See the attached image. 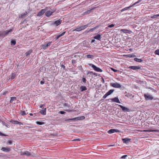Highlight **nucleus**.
I'll use <instances>...</instances> for the list:
<instances>
[{"label": "nucleus", "mask_w": 159, "mask_h": 159, "mask_svg": "<svg viewBox=\"0 0 159 159\" xmlns=\"http://www.w3.org/2000/svg\"><path fill=\"white\" fill-rule=\"evenodd\" d=\"M122 140L124 143H128L129 142L130 140V139L127 138H125L122 139Z\"/></svg>", "instance_id": "nucleus-19"}, {"label": "nucleus", "mask_w": 159, "mask_h": 159, "mask_svg": "<svg viewBox=\"0 0 159 159\" xmlns=\"http://www.w3.org/2000/svg\"><path fill=\"white\" fill-rule=\"evenodd\" d=\"M27 13L26 12L25 13H24V14H22L21 15L20 17L21 18H23L24 17H25L26 15H27Z\"/></svg>", "instance_id": "nucleus-34"}, {"label": "nucleus", "mask_w": 159, "mask_h": 159, "mask_svg": "<svg viewBox=\"0 0 159 159\" xmlns=\"http://www.w3.org/2000/svg\"><path fill=\"white\" fill-rule=\"evenodd\" d=\"M80 88L81 89V91L86 90L87 89L86 87L85 86H81L80 87Z\"/></svg>", "instance_id": "nucleus-22"}, {"label": "nucleus", "mask_w": 159, "mask_h": 159, "mask_svg": "<svg viewBox=\"0 0 159 159\" xmlns=\"http://www.w3.org/2000/svg\"><path fill=\"white\" fill-rule=\"evenodd\" d=\"M114 25H115L114 24H112L111 25H109L108 26V27H110V28H111V27H114Z\"/></svg>", "instance_id": "nucleus-42"}, {"label": "nucleus", "mask_w": 159, "mask_h": 159, "mask_svg": "<svg viewBox=\"0 0 159 159\" xmlns=\"http://www.w3.org/2000/svg\"><path fill=\"white\" fill-rule=\"evenodd\" d=\"M129 68L133 70H137L139 69L140 68V67L139 66H129Z\"/></svg>", "instance_id": "nucleus-15"}, {"label": "nucleus", "mask_w": 159, "mask_h": 159, "mask_svg": "<svg viewBox=\"0 0 159 159\" xmlns=\"http://www.w3.org/2000/svg\"><path fill=\"white\" fill-rule=\"evenodd\" d=\"M88 26V25H83L80 27L81 30H84Z\"/></svg>", "instance_id": "nucleus-25"}, {"label": "nucleus", "mask_w": 159, "mask_h": 159, "mask_svg": "<svg viewBox=\"0 0 159 159\" xmlns=\"http://www.w3.org/2000/svg\"><path fill=\"white\" fill-rule=\"evenodd\" d=\"M3 124H4L5 126H6L7 127H9V125L8 124H7L4 122L3 123Z\"/></svg>", "instance_id": "nucleus-45"}, {"label": "nucleus", "mask_w": 159, "mask_h": 159, "mask_svg": "<svg viewBox=\"0 0 159 159\" xmlns=\"http://www.w3.org/2000/svg\"><path fill=\"white\" fill-rule=\"evenodd\" d=\"M54 12L53 11H48L45 13V15L47 16H50Z\"/></svg>", "instance_id": "nucleus-16"}, {"label": "nucleus", "mask_w": 159, "mask_h": 159, "mask_svg": "<svg viewBox=\"0 0 159 159\" xmlns=\"http://www.w3.org/2000/svg\"><path fill=\"white\" fill-rule=\"evenodd\" d=\"M95 8H96V7H94V8H93L89 10H88L87 11L84 12L83 14V15H86V14H89L90 13L92 10H94Z\"/></svg>", "instance_id": "nucleus-18"}, {"label": "nucleus", "mask_w": 159, "mask_h": 159, "mask_svg": "<svg viewBox=\"0 0 159 159\" xmlns=\"http://www.w3.org/2000/svg\"><path fill=\"white\" fill-rule=\"evenodd\" d=\"M12 31L11 29L5 31H0V37H5Z\"/></svg>", "instance_id": "nucleus-1"}, {"label": "nucleus", "mask_w": 159, "mask_h": 159, "mask_svg": "<svg viewBox=\"0 0 159 159\" xmlns=\"http://www.w3.org/2000/svg\"><path fill=\"white\" fill-rule=\"evenodd\" d=\"M1 150L5 152H8L10 151L11 150V148H9L2 147Z\"/></svg>", "instance_id": "nucleus-10"}, {"label": "nucleus", "mask_w": 159, "mask_h": 159, "mask_svg": "<svg viewBox=\"0 0 159 159\" xmlns=\"http://www.w3.org/2000/svg\"><path fill=\"white\" fill-rule=\"evenodd\" d=\"M43 105H41L40 106V108H42L43 107Z\"/></svg>", "instance_id": "nucleus-58"}, {"label": "nucleus", "mask_w": 159, "mask_h": 159, "mask_svg": "<svg viewBox=\"0 0 159 159\" xmlns=\"http://www.w3.org/2000/svg\"><path fill=\"white\" fill-rule=\"evenodd\" d=\"M61 67L63 68V69H65V66H64L63 65H62Z\"/></svg>", "instance_id": "nucleus-54"}, {"label": "nucleus", "mask_w": 159, "mask_h": 159, "mask_svg": "<svg viewBox=\"0 0 159 159\" xmlns=\"http://www.w3.org/2000/svg\"><path fill=\"white\" fill-rule=\"evenodd\" d=\"M89 65L90 66H91L94 70L97 72H102V70L99 68L98 67L92 64H89Z\"/></svg>", "instance_id": "nucleus-3"}, {"label": "nucleus", "mask_w": 159, "mask_h": 159, "mask_svg": "<svg viewBox=\"0 0 159 159\" xmlns=\"http://www.w3.org/2000/svg\"><path fill=\"white\" fill-rule=\"evenodd\" d=\"M16 43V41L15 40H12L11 41V45L12 46H14Z\"/></svg>", "instance_id": "nucleus-26"}, {"label": "nucleus", "mask_w": 159, "mask_h": 159, "mask_svg": "<svg viewBox=\"0 0 159 159\" xmlns=\"http://www.w3.org/2000/svg\"><path fill=\"white\" fill-rule=\"evenodd\" d=\"M7 92H8V91H5L4 93H3V94H4V95L6 93H7Z\"/></svg>", "instance_id": "nucleus-55"}, {"label": "nucleus", "mask_w": 159, "mask_h": 159, "mask_svg": "<svg viewBox=\"0 0 159 159\" xmlns=\"http://www.w3.org/2000/svg\"><path fill=\"white\" fill-rule=\"evenodd\" d=\"M61 21H62L60 19H59L55 21L54 22V24L56 26H58L61 24Z\"/></svg>", "instance_id": "nucleus-17"}, {"label": "nucleus", "mask_w": 159, "mask_h": 159, "mask_svg": "<svg viewBox=\"0 0 159 159\" xmlns=\"http://www.w3.org/2000/svg\"><path fill=\"white\" fill-rule=\"evenodd\" d=\"M15 77V75L14 74H12L11 77V80H12L14 79Z\"/></svg>", "instance_id": "nucleus-36"}, {"label": "nucleus", "mask_w": 159, "mask_h": 159, "mask_svg": "<svg viewBox=\"0 0 159 159\" xmlns=\"http://www.w3.org/2000/svg\"><path fill=\"white\" fill-rule=\"evenodd\" d=\"M111 70L112 71H113L114 72H116L117 71V70L115 69H114L113 68H111Z\"/></svg>", "instance_id": "nucleus-47"}, {"label": "nucleus", "mask_w": 159, "mask_h": 159, "mask_svg": "<svg viewBox=\"0 0 159 159\" xmlns=\"http://www.w3.org/2000/svg\"><path fill=\"white\" fill-rule=\"evenodd\" d=\"M80 140L79 139H74V140H73V141H80Z\"/></svg>", "instance_id": "nucleus-51"}, {"label": "nucleus", "mask_w": 159, "mask_h": 159, "mask_svg": "<svg viewBox=\"0 0 159 159\" xmlns=\"http://www.w3.org/2000/svg\"><path fill=\"white\" fill-rule=\"evenodd\" d=\"M63 106L64 107H67L69 108L70 107V106L68 105V104L66 103H63Z\"/></svg>", "instance_id": "nucleus-31"}, {"label": "nucleus", "mask_w": 159, "mask_h": 159, "mask_svg": "<svg viewBox=\"0 0 159 159\" xmlns=\"http://www.w3.org/2000/svg\"><path fill=\"white\" fill-rule=\"evenodd\" d=\"M120 31L121 32H122L123 33L125 34L128 33L129 34L132 32L131 31L128 30L127 29H121L120 30Z\"/></svg>", "instance_id": "nucleus-12"}, {"label": "nucleus", "mask_w": 159, "mask_h": 159, "mask_svg": "<svg viewBox=\"0 0 159 159\" xmlns=\"http://www.w3.org/2000/svg\"><path fill=\"white\" fill-rule=\"evenodd\" d=\"M85 119V117L84 116H80L79 117H75L72 119H69L66 120H83Z\"/></svg>", "instance_id": "nucleus-2"}, {"label": "nucleus", "mask_w": 159, "mask_h": 159, "mask_svg": "<svg viewBox=\"0 0 159 159\" xmlns=\"http://www.w3.org/2000/svg\"><path fill=\"white\" fill-rule=\"evenodd\" d=\"M119 130L116 129H112L109 130L108 131V133L109 134H111L115 132H118Z\"/></svg>", "instance_id": "nucleus-14"}, {"label": "nucleus", "mask_w": 159, "mask_h": 159, "mask_svg": "<svg viewBox=\"0 0 159 159\" xmlns=\"http://www.w3.org/2000/svg\"><path fill=\"white\" fill-rule=\"evenodd\" d=\"M110 85L115 88H119L121 87V85L117 82L115 83H111Z\"/></svg>", "instance_id": "nucleus-4"}, {"label": "nucleus", "mask_w": 159, "mask_h": 159, "mask_svg": "<svg viewBox=\"0 0 159 159\" xmlns=\"http://www.w3.org/2000/svg\"><path fill=\"white\" fill-rule=\"evenodd\" d=\"M141 1H142V0H139V1H138L136 2L135 3H134V4H133L132 5H131L128 7H126L122 9L121 10V11L122 12L126 10H128L129 8H130L132 6H134V5H135L136 4L140 2Z\"/></svg>", "instance_id": "nucleus-5"}, {"label": "nucleus", "mask_w": 159, "mask_h": 159, "mask_svg": "<svg viewBox=\"0 0 159 159\" xmlns=\"http://www.w3.org/2000/svg\"><path fill=\"white\" fill-rule=\"evenodd\" d=\"M45 9H43L39 11L37 15V16H42L45 11Z\"/></svg>", "instance_id": "nucleus-11"}, {"label": "nucleus", "mask_w": 159, "mask_h": 159, "mask_svg": "<svg viewBox=\"0 0 159 159\" xmlns=\"http://www.w3.org/2000/svg\"><path fill=\"white\" fill-rule=\"evenodd\" d=\"M30 116H33V114L31 113H30Z\"/></svg>", "instance_id": "nucleus-60"}, {"label": "nucleus", "mask_w": 159, "mask_h": 159, "mask_svg": "<svg viewBox=\"0 0 159 159\" xmlns=\"http://www.w3.org/2000/svg\"><path fill=\"white\" fill-rule=\"evenodd\" d=\"M155 53L156 54L159 55V49H157L155 51Z\"/></svg>", "instance_id": "nucleus-38"}, {"label": "nucleus", "mask_w": 159, "mask_h": 159, "mask_svg": "<svg viewBox=\"0 0 159 159\" xmlns=\"http://www.w3.org/2000/svg\"><path fill=\"white\" fill-rule=\"evenodd\" d=\"M52 42H50L46 44H43L41 46V49H46L52 43Z\"/></svg>", "instance_id": "nucleus-6"}, {"label": "nucleus", "mask_w": 159, "mask_h": 159, "mask_svg": "<svg viewBox=\"0 0 159 159\" xmlns=\"http://www.w3.org/2000/svg\"><path fill=\"white\" fill-rule=\"evenodd\" d=\"M0 135H2V136H6L5 135L1 133H0Z\"/></svg>", "instance_id": "nucleus-56"}, {"label": "nucleus", "mask_w": 159, "mask_h": 159, "mask_svg": "<svg viewBox=\"0 0 159 159\" xmlns=\"http://www.w3.org/2000/svg\"><path fill=\"white\" fill-rule=\"evenodd\" d=\"M32 50H30L29 51H28L26 52L25 53V55L26 56H27L29 55L32 52Z\"/></svg>", "instance_id": "nucleus-28"}, {"label": "nucleus", "mask_w": 159, "mask_h": 159, "mask_svg": "<svg viewBox=\"0 0 159 159\" xmlns=\"http://www.w3.org/2000/svg\"><path fill=\"white\" fill-rule=\"evenodd\" d=\"M127 157V155H124V156H122L121 157V158H125Z\"/></svg>", "instance_id": "nucleus-48"}, {"label": "nucleus", "mask_w": 159, "mask_h": 159, "mask_svg": "<svg viewBox=\"0 0 159 159\" xmlns=\"http://www.w3.org/2000/svg\"><path fill=\"white\" fill-rule=\"evenodd\" d=\"M101 35L100 34H98V35L95 36L93 37V38L97 40H100L101 39Z\"/></svg>", "instance_id": "nucleus-20"}, {"label": "nucleus", "mask_w": 159, "mask_h": 159, "mask_svg": "<svg viewBox=\"0 0 159 159\" xmlns=\"http://www.w3.org/2000/svg\"><path fill=\"white\" fill-rule=\"evenodd\" d=\"M144 96L145 99L147 100H152L153 99V97L148 93L145 94Z\"/></svg>", "instance_id": "nucleus-7"}, {"label": "nucleus", "mask_w": 159, "mask_h": 159, "mask_svg": "<svg viewBox=\"0 0 159 159\" xmlns=\"http://www.w3.org/2000/svg\"><path fill=\"white\" fill-rule=\"evenodd\" d=\"M109 95H108V94H107V93H106L103 96V98H106L107 97V96H108Z\"/></svg>", "instance_id": "nucleus-40"}, {"label": "nucleus", "mask_w": 159, "mask_h": 159, "mask_svg": "<svg viewBox=\"0 0 159 159\" xmlns=\"http://www.w3.org/2000/svg\"><path fill=\"white\" fill-rule=\"evenodd\" d=\"M12 143V141L11 140H8L7 141V144H11Z\"/></svg>", "instance_id": "nucleus-41"}, {"label": "nucleus", "mask_w": 159, "mask_h": 159, "mask_svg": "<svg viewBox=\"0 0 159 159\" xmlns=\"http://www.w3.org/2000/svg\"><path fill=\"white\" fill-rule=\"evenodd\" d=\"M40 112L43 115H45L46 114V108L40 111Z\"/></svg>", "instance_id": "nucleus-21"}, {"label": "nucleus", "mask_w": 159, "mask_h": 159, "mask_svg": "<svg viewBox=\"0 0 159 159\" xmlns=\"http://www.w3.org/2000/svg\"><path fill=\"white\" fill-rule=\"evenodd\" d=\"M95 41V40L94 39H92L91 41V43H93Z\"/></svg>", "instance_id": "nucleus-52"}, {"label": "nucleus", "mask_w": 159, "mask_h": 159, "mask_svg": "<svg viewBox=\"0 0 159 159\" xmlns=\"http://www.w3.org/2000/svg\"><path fill=\"white\" fill-rule=\"evenodd\" d=\"M134 60L138 62H141L143 60L140 59H139L137 58H135L134 59Z\"/></svg>", "instance_id": "nucleus-24"}, {"label": "nucleus", "mask_w": 159, "mask_h": 159, "mask_svg": "<svg viewBox=\"0 0 159 159\" xmlns=\"http://www.w3.org/2000/svg\"><path fill=\"white\" fill-rule=\"evenodd\" d=\"M40 83L41 84H44V81H40Z\"/></svg>", "instance_id": "nucleus-49"}, {"label": "nucleus", "mask_w": 159, "mask_h": 159, "mask_svg": "<svg viewBox=\"0 0 159 159\" xmlns=\"http://www.w3.org/2000/svg\"><path fill=\"white\" fill-rule=\"evenodd\" d=\"M65 32H63L61 34H60L59 35H58L57 36V37L56 38V39H58L59 38H60L61 36H63V35H64V34H65Z\"/></svg>", "instance_id": "nucleus-29"}, {"label": "nucleus", "mask_w": 159, "mask_h": 159, "mask_svg": "<svg viewBox=\"0 0 159 159\" xmlns=\"http://www.w3.org/2000/svg\"><path fill=\"white\" fill-rule=\"evenodd\" d=\"M12 122L14 124H18V121L17 120L13 121Z\"/></svg>", "instance_id": "nucleus-35"}, {"label": "nucleus", "mask_w": 159, "mask_h": 159, "mask_svg": "<svg viewBox=\"0 0 159 159\" xmlns=\"http://www.w3.org/2000/svg\"><path fill=\"white\" fill-rule=\"evenodd\" d=\"M16 97H12L11 98V100L10 101V103L16 100Z\"/></svg>", "instance_id": "nucleus-23"}, {"label": "nucleus", "mask_w": 159, "mask_h": 159, "mask_svg": "<svg viewBox=\"0 0 159 159\" xmlns=\"http://www.w3.org/2000/svg\"><path fill=\"white\" fill-rule=\"evenodd\" d=\"M114 145H108V147H111L114 146Z\"/></svg>", "instance_id": "nucleus-57"}, {"label": "nucleus", "mask_w": 159, "mask_h": 159, "mask_svg": "<svg viewBox=\"0 0 159 159\" xmlns=\"http://www.w3.org/2000/svg\"><path fill=\"white\" fill-rule=\"evenodd\" d=\"M81 30L80 27H79V28H77L76 29H75V30H73V31H80Z\"/></svg>", "instance_id": "nucleus-33"}, {"label": "nucleus", "mask_w": 159, "mask_h": 159, "mask_svg": "<svg viewBox=\"0 0 159 159\" xmlns=\"http://www.w3.org/2000/svg\"><path fill=\"white\" fill-rule=\"evenodd\" d=\"M82 81L84 83H85L86 82V80L85 78H84L82 79Z\"/></svg>", "instance_id": "nucleus-44"}, {"label": "nucleus", "mask_w": 159, "mask_h": 159, "mask_svg": "<svg viewBox=\"0 0 159 159\" xmlns=\"http://www.w3.org/2000/svg\"><path fill=\"white\" fill-rule=\"evenodd\" d=\"M111 100L112 102H114L118 103H120V102L118 98L115 97L114 98H111Z\"/></svg>", "instance_id": "nucleus-13"}, {"label": "nucleus", "mask_w": 159, "mask_h": 159, "mask_svg": "<svg viewBox=\"0 0 159 159\" xmlns=\"http://www.w3.org/2000/svg\"><path fill=\"white\" fill-rule=\"evenodd\" d=\"M143 131H148V132L149 131L147 130H143Z\"/></svg>", "instance_id": "nucleus-62"}, {"label": "nucleus", "mask_w": 159, "mask_h": 159, "mask_svg": "<svg viewBox=\"0 0 159 159\" xmlns=\"http://www.w3.org/2000/svg\"><path fill=\"white\" fill-rule=\"evenodd\" d=\"M20 154L21 155H25L27 156H29L31 155L30 153L27 151H25L24 152H20Z\"/></svg>", "instance_id": "nucleus-8"}, {"label": "nucleus", "mask_w": 159, "mask_h": 159, "mask_svg": "<svg viewBox=\"0 0 159 159\" xmlns=\"http://www.w3.org/2000/svg\"><path fill=\"white\" fill-rule=\"evenodd\" d=\"M18 124H19V125H23L22 123H21V122H18Z\"/></svg>", "instance_id": "nucleus-53"}, {"label": "nucleus", "mask_w": 159, "mask_h": 159, "mask_svg": "<svg viewBox=\"0 0 159 159\" xmlns=\"http://www.w3.org/2000/svg\"><path fill=\"white\" fill-rule=\"evenodd\" d=\"M159 16V15H155L152 17V18H155Z\"/></svg>", "instance_id": "nucleus-46"}, {"label": "nucleus", "mask_w": 159, "mask_h": 159, "mask_svg": "<svg viewBox=\"0 0 159 159\" xmlns=\"http://www.w3.org/2000/svg\"><path fill=\"white\" fill-rule=\"evenodd\" d=\"M86 56L89 58L93 59V56L91 55H87Z\"/></svg>", "instance_id": "nucleus-30"}, {"label": "nucleus", "mask_w": 159, "mask_h": 159, "mask_svg": "<svg viewBox=\"0 0 159 159\" xmlns=\"http://www.w3.org/2000/svg\"><path fill=\"white\" fill-rule=\"evenodd\" d=\"M114 91V90L113 89H111L107 93L109 95L111 94Z\"/></svg>", "instance_id": "nucleus-27"}, {"label": "nucleus", "mask_w": 159, "mask_h": 159, "mask_svg": "<svg viewBox=\"0 0 159 159\" xmlns=\"http://www.w3.org/2000/svg\"><path fill=\"white\" fill-rule=\"evenodd\" d=\"M102 80L101 81L103 83H104V82H105L104 80L102 78Z\"/></svg>", "instance_id": "nucleus-50"}, {"label": "nucleus", "mask_w": 159, "mask_h": 159, "mask_svg": "<svg viewBox=\"0 0 159 159\" xmlns=\"http://www.w3.org/2000/svg\"><path fill=\"white\" fill-rule=\"evenodd\" d=\"M66 111H71V110H66Z\"/></svg>", "instance_id": "nucleus-59"}, {"label": "nucleus", "mask_w": 159, "mask_h": 159, "mask_svg": "<svg viewBox=\"0 0 159 159\" xmlns=\"http://www.w3.org/2000/svg\"><path fill=\"white\" fill-rule=\"evenodd\" d=\"M128 57H136L134 55L128 54L126 55Z\"/></svg>", "instance_id": "nucleus-32"}, {"label": "nucleus", "mask_w": 159, "mask_h": 159, "mask_svg": "<svg viewBox=\"0 0 159 159\" xmlns=\"http://www.w3.org/2000/svg\"><path fill=\"white\" fill-rule=\"evenodd\" d=\"M36 123L37 124L39 125H42L43 124H44V123L43 122H41L39 121H37L36 122Z\"/></svg>", "instance_id": "nucleus-37"}, {"label": "nucleus", "mask_w": 159, "mask_h": 159, "mask_svg": "<svg viewBox=\"0 0 159 159\" xmlns=\"http://www.w3.org/2000/svg\"><path fill=\"white\" fill-rule=\"evenodd\" d=\"M21 114L22 115H25L26 114V113H25V111H22L21 112Z\"/></svg>", "instance_id": "nucleus-39"}, {"label": "nucleus", "mask_w": 159, "mask_h": 159, "mask_svg": "<svg viewBox=\"0 0 159 159\" xmlns=\"http://www.w3.org/2000/svg\"><path fill=\"white\" fill-rule=\"evenodd\" d=\"M118 105L119 107H120L121 108L122 110L124 112H129V110L128 108L126 107H125L121 105Z\"/></svg>", "instance_id": "nucleus-9"}, {"label": "nucleus", "mask_w": 159, "mask_h": 159, "mask_svg": "<svg viewBox=\"0 0 159 159\" xmlns=\"http://www.w3.org/2000/svg\"><path fill=\"white\" fill-rule=\"evenodd\" d=\"M59 113L61 114H64L66 113V112L64 111H59Z\"/></svg>", "instance_id": "nucleus-43"}, {"label": "nucleus", "mask_w": 159, "mask_h": 159, "mask_svg": "<svg viewBox=\"0 0 159 159\" xmlns=\"http://www.w3.org/2000/svg\"><path fill=\"white\" fill-rule=\"evenodd\" d=\"M72 63H74L75 62V61H73L72 62Z\"/></svg>", "instance_id": "nucleus-61"}]
</instances>
